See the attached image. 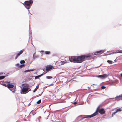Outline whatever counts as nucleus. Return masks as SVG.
Segmentation results:
<instances>
[{
	"mask_svg": "<svg viewBox=\"0 0 122 122\" xmlns=\"http://www.w3.org/2000/svg\"><path fill=\"white\" fill-rule=\"evenodd\" d=\"M41 100H40L37 102V104H39L41 103Z\"/></svg>",
	"mask_w": 122,
	"mask_h": 122,
	"instance_id": "nucleus-23",
	"label": "nucleus"
},
{
	"mask_svg": "<svg viewBox=\"0 0 122 122\" xmlns=\"http://www.w3.org/2000/svg\"><path fill=\"white\" fill-rule=\"evenodd\" d=\"M14 85L12 84H8L7 87L9 88H12L14 87Z\"/></svg>",
	"mask_w": 122,
	"mask_h": 122,
	"instance_id": "nucleus-12",
	"label": "nucleus"
},
{
	"mask_svg": "<svg viewBox=\"0 0 122 122\" xmlns=\"http://www.w3.org/2000/svg\"><path fill=\"white\" fill-rule=\"evenodd\" d=\"M47 72V71L45 73H44V72L43 74L40 75H39L38 76H36L35 77V79H37L38 78L40 77L41 76H42L43 74H45Z\"/></svg>",
	"mask_w": 122,
	"mask_h": 122,
	"instance_id": "nucleus-11",
	"label": "nucleus"
},
{
	"mask_svg": "<svg viewBox=\"0 0 122 122\" xmlns=\"http://www.w3.org/2000/svg\"><path fill=\"white\" fill-rule=\"evenodd\" d=\"M46 71H49L52 69H53L54 68V67L53 66L49 65H47L46 66Z\"/></svg>",
	"mask_w": 122,
	"mask_h": 122,
	"instance_id": "nucleus-5",
	"label": "nucleus"
},
{
	"mask_svg": "<svg viewBox=\"0 0 122 122\" xmlns=\"http://www.w3.org/2000/svg\"><path fill=\"white\" fill-rule=\"evenodd\" d=\"M24 64L21 65L20 66L21 67H22L24 66Z\"/></svg>",
	"mask_w": 122,
	"mask_h": 122,
	"instance_id": "nucleus-27",
	"label": "nucleus"
},
{
	"mask_svg": "<svg viewBox=\"0 0 122 122\" xmlns=\"http://www.w3.org/2000/svg\"><path fill=\"white\" fill-rule=\"evenodd\" d=\"M97 76V77H100V78H102V75H100L97 76Z\"/></svg>",
	"mask_w": 122,
	"mask_h": 122,
	"instance_id": "nucleus-25",
	"label": "nucleus"
},
{
	"mask_svg": "<svg viewBox=\"0 0 122 122\" xmlns=\"http://www.w3.org/2000/svg\"><path fill=\"white\" fill-rule=\"evenodd\" d=\"M38 55L36 56V52H35L33 54V59H34L35 58H37L38 57Z\"/></svg>",
	"mask_w": 122,
	"mask_h": 122,
	"instance_id": "nucleus-14",
	"label": "nucleus"
},
{
	"mask_svg": "<svg viewBox=\"0 0 122 122\" xmlns=\"http://www.w3.org/2000/svg\"><path fill=\"white\" fill-rule=\"evenodd\" d=\"M106 87L104 86H102L101 87V88L102 89H104Z\"/></svg>",
	"mask_w": 122,
	"mask_h": 122,
	"instance_id": "nucleus-26",
	"label": "nucleus"
},
{
	"mask_svg": "<svg viewBox=\"0 0 122 122\" xmlns=\"http://www.w3.org/2000/svg\"><path fill=\"white\" fill-rule=\"evenodd\" d=\"M33 2V1L32 0L26 1L24 2V5L27 9L30 8Z\"/></svg>",
	"mask_w": 122,
	"mask_h": 122,
	"instance_id": "nucleus-4",
	"label": "nucleus"
},
{
	"mask_svg": "<svg viewBox=\"0 0 122 122\" xmlns=\"http://www.w3.org/2000/svg\"><path fill=\"white\" fill-rule=\"evenodd\" d=\"M115 99L117 101L122 100V95L116 96L115 97Z\"/></svg>",
	"mask_w": 122,
	"mask_h": 122,
	"instance_id": "nucleus-9",
	"label": "nucleus"
},
{
	"mask_svg": "<svg viewBox=\"0 0 122 122\" xmlns=\"http://www.w3.org/2000/svg\"><path fill=\"white\" fill-rule=\"evenodd\" d=\"M120 75H121V76L122 77V73Z\"/></svg>",
	"mask_w": 122,
	"mask_h": 122,
	"instance_id": "nucleus-29",
	"label": "nucleus"
},
{
	"mask_svg": "<svg viewBox=\"0 0 122 122\" xmlns=\"http://www.w3.org/2000/svg\"><path fill=\"white\" fill-rule=\"evenodd\" d=\"M2 85L3 86H5V87H7L8 84L6 85V84H2Z\"/></svg>",
	"mask_w": 122,
	"mask_h": 122,
	"instance_id": "nucleus-24",
	"label": "nucleus"
},
{
	"mask_svg": "<svg viewBox=\"0 0 122 122\" xmlns=\"http://www.w3.org/2000/svg\"><path fill=\"white\" fill-rule=\"evenodd\" d=\"M25 61L24 60H21L20 61V63L21 64L24 63H25Z\"/></svg>",
	"mask_w": 122,
	"mask_h": 122,
	"instance_id": "nucleus-20",
	"label": "nucleus"
},
{
	"mask_svg": "<svg viewBox=\"0 0 122 122\" xmlns=\"http://www.w3.org/2000/svg\"><path fill=\"white\" fill-rule=\"evenodd\" d=\"M98 112L100 114H102L105 113V111L103 108H102L100 109L99 107H98L97 109L96 112L92 114L91 115H87L86 117H85L82 118V119H84L85 118H91L97 115L98 114Z\"/></svg>",
	"mask_w": 122,
	"mask_h": 122,
	"instance_id": "nucleus-1",
	"label": "nucleus"
},
{
	"mask_svg": "<svg viewBox=\"0 0 122 122\" xmlns=\"http://www.w3.org/2000/svg\"><path fill=\"white\" fill-rule=\"evenodd\" d=\"M46 78L47 79H50L52 78V77L51 76H46Z\"/></svg>",
	"mask_w": 122,
	"mask_h": 122,
	"instance_id": "nucleus-17",
	"label": "nucleus"
},
{
	"mask_svg": "<svg viewBox=\"0 0 122 122\" xmlns=\"http://www.w3.org/2000/svg\"><path fill=\"white\" fill-rule=\"evenodd\" d=\"M117 112H116V111L114 112L113 113V115H115V114H116V113Z\"/></svg>",
	"mask_w": 122,
	"mask_h": 122,
	"instance_id": "nucleus-28",
	"label": "nucleus"
},
{
	"mask_svg": "<svg viewBox=\"0 0 122 122\" xmlns=\"http://www.w3.org/2000/svg\"><path fill=\"white\" fill-rule=\"evenodd\" d=\"M16 65H17V66H19V64H17Z\"/></svg>",
	"mask_w": 122,
	"mask_h": 122,
	"instance_id": "nucleus-30",
	"label": "nucleus"
},
{
	"mask_svg": "<svg viewBox=\"0 0 122 122\" xmlns=\"http://www.w3.org/2000/svg\"><path fill=\"white\" fill-rule=\"evenodd\" d=\"M116 111V112H118L121 111L122 110L120 108H118L117 109Z\"/></svg>",
	"mask_w": 122,
	"mask_h": 122,
	"instance_id": "nucleus-19",
	"label": "nucleus"
},
{
	"mask_svg": "<svg viewBox=\"0 0 122 122\" xmlns=\"http://www.w3.org/2000/svg\"><path fill=\"white\" fill-rule=\"evenodd\" d=\"M5 77V76H0V80L2 79H4Z\"/></svg>",
	"mask_w": 122,
	"mask_h": 122,
	"instance_id": "nucleus-21",
	"label": "nucleus"
},
{
	"mask_svg": "<svg viewBox=\"0 0 122 122\" xmlns=\"http://www.w3.org/2000/svg\"><path fill=\"white\" fill-rule=\"evenodd\" d=\"M69 59L71 62H76V56L69 57Z\"/></svg>",
	"mask_w": 122,
	"mask_h": 122,
	"instance_id": "nucleus-6",
	"label": "nucleus"
},
{
	"mask_svg": "<svg viewBox=\"0 0 122 122\" xmlns=\"http://www.w3.org/2000/svg\"><path fill=\"white\" fill-rule=\"evenodd\" d=\"M108 76V75L107 74H105L102 75V78H105L107 77Z\"/></svg>",
	"mask_w": 122,
	"mask_h": 122,
	"instance_id": "nucleus-13",
	"label": "nucleus"
},
{
	"mask_svg": "<svg viewBox=\"0 0 122 122\" xmlns=\"http://www.w3.org/2000/svg\"><path fill=\"white\" fill-rule=\"evenodd\" d=\"M24 51V50L23 49H22L17 54L15 57V59H16L17 57L19 56L20 55H21L23 53Z\"/></svg>",
	"mask_w": 122,
	"mask_h": 122,
	"instance_id": "nucleus-7",
	"label": "nucleus"
},
{
	"mask_svg": "<svg viewBox=\"0 0 122 122\" xmlns=\"http://www.w3.org/2000/svg\"><path fill=\"white\" fill-rule=\"evenodd\" d=\"M39 88V86H37L35 89L33 90V92H35Z\"/></svg>",
	"mask_w": 122,
	"mask_h": 122,
	"instance_id": "nucleus-15",
	"label": "nucleus"
},
{
	"mask_svg": "<svg viewBox=\"0 0 122 122\" xmlns=\"http://www.w3.org/2000/svg\"><path fill=\"white\" fill-rule=\"evenodd\" d=\"M33 70H26L25 71V72H30L31 71H33Z\"/></svg>",
	"mask_w": 122,
	"mask_h": 122,
	"instance_id": "nucleus-18",
	"label": "nucleus"
},
{
	"mask_svg": "<svg viewBox=\"0 0 122 122\" xmlns=\"http://www.w3.org/2000/svg\"><path fill=\"white\" fill-rule=\"evenodd\" d=\"M67 62V61L65 60L64 61L59 62L58 63V65L60 66L63 65Z\"/></svg>",
	"mask_w": 122,
	"mask_h": 122,
	"instance_id": "nucleus-8",
	"label": "nucleus"
},
{
	"mask_svg": "<svg viewBox=\"0 0 122 122\" xmlns=\"http://www.w3.org/2000/svg\"><path fill=\"white\" fill-rule=\"evenodd\" d=\"M104 52L103 50H100L96 52V54H100L103 53Z\"/></svg>",
	"mask_w": 122,
	"mask_h": 122,
	"instance_id": "nucleus-10",
	"label": "nucleus"
},
{
	"mask_svg": "<svg viewBox=\"0 0 122 122\" xmlns=\"http://www.w3.org/2000/svg\"><path fill=\"white\" fill-rule=\"evenodd\" d=\"M76 102H75L74 103V104H76Z\"/></svg>",
	"mask_w": 122,
	"mask_h": 122,
	"instance_id": "nucleus-31",
	"label": "nucleus"
},
{
	"mask_svg": "<svg viewBox=\"0 0 122 122\" xmlns=\"http://www.w3.org/2000/svg\"><path fill=\"white\" fill-rule=\"evenodd\" d=\"M107 62L110 64H112V61L108 60L107 61Z\"/></svg>",
	"mask_w": 122,
	"mask_h": 122,
	"instance_id": "nucleus-16",
	"label": "nucleus"
},
{
	"mask_svg": "<svg viewBox=\"0 0 122 122\" xmlns=\"http://www.w3.org/2000/svg\"><path fill=\"white\" fill-rule=\"evenodd\" d=\"M22 88L21 90L20 93L21 94H25L31 90L30 88L31 86L25 83L22 84Z\"/></svg>",
	"mask_w": 122,
	"mask_h": 122,
	"instance_id": "nucleus-2",
	"label": "nucleus"
},
{
	"mask_svg": "<svg viewBox=\"0 0 122 122\" xmlns=\"http://www.w3.org/2000/svg\"><path fill=\"white\" fill-rule=\"evenodd\" d=\"M91 56V55L89 54L76 56V62L79 63H81L84 61L85 58H90Z\"/></svg>",
	"mask_w": 122,
	"mask_h": 122,
	"instance_id": "nucleus-3",
	"label": "nucleus"
},
{
	"mask_svg": "<svg viewBox=\"0 0 122 122\" xmlns=\"http://www.w3.org/2000/svg\"><path fill=\"white\" fill-rule=\"evenodd\" d=\"M45 53L46 54H49L50 53V51H46L45 52Z\"/></svg>",
	"mask_w": 122,
	"mask_h": 122,
	"instance_id": "nucleus-22",
	"label": "nucleus"
}]
</instances>
